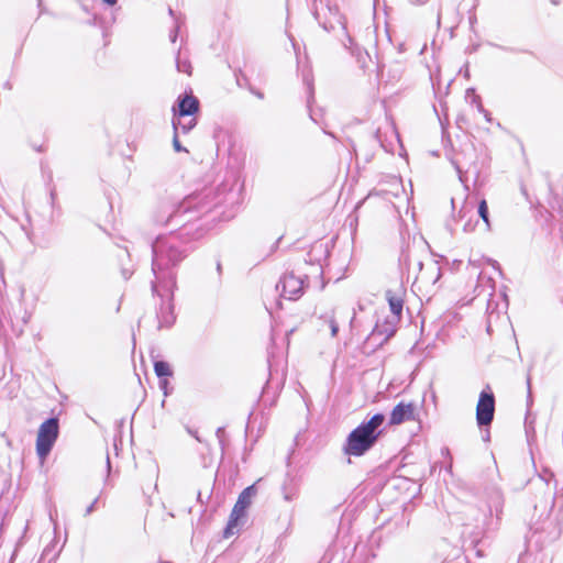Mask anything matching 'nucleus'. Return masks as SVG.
I'll list each match as a JSON object with an SVG mask.
<instances>
[{"mask_svg": "<svg viewBox=\"0 0 563 563\" xmlns=\"http://www.w3.org/2000/svg\"><path fill=\"white\" fill-rule=\"evenodd\" d=\"M386 417L382 412L374 413L369 419L362 421L358 427L371 434H374L378 440L384 433V423Z\"/></svg>", "mask_w": 563, "mask_h": 563, "instance_id": "14", "label": "nucleus"}, {"mask_svg": "<svg viewBox=\"0 0 563 563\" xmlns=\"http://www.w3.org/2000/svg\"><path fill=\"white\" fill-rule=\"evenodd\" d=\"M197 123L196 115L172 118L173 131L179 134H188L196 128Z\"/></svg>", "mask_w": 563, "mask_h": 563, "instance_id": "15", "label": "nucleus"}, {"mask_svg": "<svg viewBox=\"0 0 563 563\" xmlns=\"http://www.w3.org/2000/svg\"><path fill=\"white\" fill-rule=\"evenodd\" d=\"M399 264L402 268L409 271L411 265V252L410 250H402L399 256Z\"/></svg>", "mask_w": 563, "mask_h": 563, "instance_id": "22", "label": "nucleus"}, {"mask_svg": "<svg viewBox=\"0 0 563 563\" xmlns=\"http://www.w3.org/2000/svg\"><path fill=\"white\" fill-rule=\"evenodd\" d=\"M482 101L481 97L476 93L473 95L472 97V103H479Z\"/></svg>", "mask_w": 563, "mask_h": 563, "instance_id": "40", "label": "nucleus"}, {"mask_svg": "<svg viewBox=\"0 0 563 563\" xmlns=\"http://www.w3.org/2000/svg\"><path fill=\"white\" fill-rule=\"evenodd\" d=\"M216 435H217V438H218V440H219V443H220V445H221V448H222V450H223V449H224V445H225V443H224V435H225V430H224V428H223V427H219V428L217 429V431H216Z\"/></svg>", "mask_w": 563, "mask_h": 563, "instance_id": "27", "label": "nucleus"}, {"mask_svg": "<svg viewBox=\"0 0 563 563\" xmlns=\"http://www.w3.org/2000/svg\"><path fill=\"white\" fill-rule=\"evenodd\" d=\"M107 466H108V468H110V457H109V455H107Z\"/></svg>", "mask_w": 563, "mask_h": 563, "instance_id": "51", "label": "nucleus"}, {"mask_svg": "<svg viewBox=\"0 0 563 563\" xmlns=\"http://www.w3.org/2000/svg\"><path fill=\"white\" fill-rule=\"evenodd\" d=\"M98 503V498H96L85 510V516H89L90 514L93 512L95 508H96V505Z\"/></svg>", "mask_w": 563, "mask_h": 563, "instance_id": "30", "label": "nucleus"}, {"mask_svg": "<svg viewBox=\"0 0 563 563\" xmlns=\"http://www.w3.org/2000/svg\"><path fill=\"white\" fill-rule=\"evenodd\" d=\"M474 93H476L475 88L471 87V88L466 89V98H468L471 96L473 97Z\"/></svg>", "mask_w": 563, "mask_h": 563, "instance_id": "39", "label": "nucleus"}, {"mask_svg": "<svg viewBox=\"0 0 563 563\" xmlns=\"http://www.w3.org/2000/svg\"><path fill=\"white\" fill-rule=\"evenodd\" d=\"M276 289L282 290L283 297L289 300H296L303 292V279L296 276L292 272L286 273L280 277Z\"/></svg>", "mask_w": 563, "mask_h": 563, "instance_id": "8", "label": "nucleus"}, {"mask_svg": "<svg viewBox=\"0 0 563 563\" xmlns=\"http://www.w3.org/2000/svg\"><path fill=\"white\" fill-rule=\"evenodd\" d=\"M59 435V419L51 417L41 423L36 438V454L44 461L51 453Z\"/></svg>", "mask_w": 563, "mask_h": 563, "instance_id": "5", "label": "nucleus"}, {"mask_svg": "<svg viewBox=\"0 0 563 563\" xmlns=\"http://www.w3.org/2000/svg\"><path fill=\"white\" fill-rule=\"evenodd\" d=\"M377 442L378 439L374 434L357 426L347 434L342 451L347 456L361 457L368 453Z\"/></svg>", "mask_w": 563, "mask_h": 563, "instance_id": "3", "label": "nucleus"}, {"mask_svg": "<svg viewBox=\"0 0 563 563\" xmlns=\"http://www.w3.org/2000/svg\"><path fill=\"white\" fill-rule=\"evenodd\" d=\"M313 98V88L309 87V98H308V104L310 103V99Z\"/></svg>", "mask_w": 563, "mask_h": 563, "instance_id": "47", "label": "nucleus"}, {"mask_svg": "<svg viewBox=\"0 0 563 563\" xmlns=\"http://www.w3.org/2000/svg\"><path fill=\"white\" fill-rule=\"evenodd\" d=\"M217 273H218L219 277H221V275H222V264H221L220 260L217 261Z\"/></svg>", "mask_w": 563, "mask_h": 563, "instance_id": "38", "label": "nucleus"}, {"mask_svg": "<svg viewBox=\"0 0 563 563\" xmlns=\"http://www.w3.org/2000/svg\"><path fill=\"white\" fill-rule=\"evenodd\" d=\"M257 489L255 484L245 487L239 495L238 500L231 511L227 527L223 530V537L229 538L233 534V529L240 523L246 515L247 508L252 504L253 497L256 495Z\"/></svg>", "mask_w": 563, "mask_h": 563, "instance_id": "6", "label": "nucleus"}, {"mask_svg": "<svg viewBox=\"0 0 563 563\" xmlns=\"http://www.w3.org/2000/svg\"><path fill=\"white\" fill-rule=\"evenodd\" d=\"M152 294L153 296H157L161 299L159 307L156 309V318L158 321L157 329H169L174 325L176 321V314L174 312V291L163 289L157 285V283H151Z\"/></svg>", "mask_w": 563, "mask_h": 563, "instance_id": "4", "label": "nucleus"}, {"mask_svg": "<svg viewBox=\"0 0 563 563\" xmlns=\"http://www.w3.org/2000/svg\"><path fill=\"white\" fill-rule=\"evenodd\" d=\"M176 67H177L178 71L186 73V74L190 75L191 65L188 60H181L179 58V52L177 53V56H176Z\"/></svg>", "mask_w": 563, "mask_h": 563, "instance_id": "23", "label": "nucleus"}, {"mask_svg": "<svg viewBox=\"0 0 563 563\" xmlns=\"http://www.w3.org/2000/svg\"><path fill=\"white\" fill-rule=\"evenodd\" d=\"M154 372L158 379L169 378L174 374L169 363L163 360L154 361Z\"/></svg>", "mask_w": 563, "mask_h": 563, "instance_id": "18", "label": "nucleus"}, {"mask_svg": "<svg viewBox=\"0 0 563 563\" xmlns=\"http://www.w3.org/2000/svg\"><path fill=\"white\" fill-rule=\"evenodd\" d=\"M464 77L470 78V70H468L467 67H466L465 71H464Z\"/></svg>", "mask_w": 563, "mask_h": 563, "instance_id": "50", "label": "nucleus"}, {"mask_svg": "<svg viewBox=\"0 0 563 563\" xmlns=\"http://www.w3.org/2000/svg\"><path fill=\"white\" fill-rule=\"evenodd\" d=\"M496 399L489 385L479 393L476 405V423L481 430L489 428L495 416Z\"/></svg>", "mask_w": 563, "mask_h": 563, "instance_id": "7", "label": "nucleus"}, {"mask_svg": "<svg viewBox=\"0 0 563 563\" xmlns=\"http://www.w3.org/2000/svg\"><path fill=\"white\" fill-rule=\"evenodd\" d=\"M526 384H527V407H528L527 415H526V431L528 433L529 429L531 428V422L529 421V418H530V407H531V405L533 402L532 391H531V376H530L529 373L527 375Z\"/></svg>", "mask_w": 563, "mask_h": 563, "instance_id": "20", "label": "nucleus"}, {"mask_svg": "<svg viewBox=\"0 0 563 563\" xmlns=\"http://www.w3.org/2000/svg\"><path fill=\"white\" fill-rule=\"evenodd\" d=\"M329 325H330V330H331V336H333V338L336 336L339 333V324L334 318H331L329 320Z\"/></svg>", "mask_w": 563, "mask_h": 563, "instance_id": "29", "label": "nucleus"}, {"mask_svg": "<svg viewBox=\"0 0 563 563\" xmlns=\"http://www.w3.org/2000/svg\"><path fill=\"white\" fill-rule=\"evenodd\" d=\"M329 13L332 16V20L330 21H320V14L319 12H314L313 15L316 20L319 22V24L327 31L331 32L335 29V25H339L340 29L345 33L346 40L350 45L344 43V46L349 49H351L352 53H354L352 45H353V38L346 33L345 23L343 21V16L339 13V9L336 5L334 7H328Z\"/></svg>", "mask_w": 563, "mask_h": 563, "instance_id": "10", "label": "nucleus"}, {"mask_svg": "<svg viewBox=\"0 0 563 563\" xmlns=\"http://www.w3.org/2000/svg\"><path fill=\"white\" fill-rule=\"evenodd\" d=\"M56 545L57 543L54 541L47 544L41 554L38 563H55L60 553V549L57 550Z\"/></svg>", "mask_w": 563, "mask_h": 563, "instance_id": "17", "label": "nucleus"}, {"mask_svg": "<svg viewBox=\"0 0 563 563\" xmlns=\"http://www.w3.org/2000/svg\"><path fill=\"white\" fill-rule=\"evenodd\" d=\"M441 455L443 457H448L449 460H452V456H451V453H450V449L448 446H443L441 449Z\"/></svg>", "mask_w": 563, "mask_h": 563, "instance_id": "32", "label": "nucleus"}, {"mask_svg": "<svg viewBox=\"0 0 563 563\" xmlns=\"http://www.w3.org/2000/svg\"><path fill=\"white\" fill-rule=\"evenodd\" d=\"M417 265H418L419 271H421V269H422V267H423V263H422L421 261H418V262H417Z\"/></svg>", "mask_w": 563, "mask_h": 563, "instance_id": "48", "label": "nucleus"}, {"mask_svg": "<svg viewBox=\"0 0 563 563\" xmlns=\"http://www.w3.org/2000/svg\"><path fill=\"white\" fill-rule=\"evenodd\" d=\"M168 14L174 19V29L169 33V40L172 43H175L179 33L181 25L185 23L184 18L180 14H176V12L169 7Z\"/></svg>", "mask_w": 563, "mask_h": 563, "instance_id": "19", "label": "nucleus"}, {"mask_svg": "<svg viewBox=\"0 0 563 563\" xmlns=\"http://www.w3.org/2000/svg\"><path fill=\"white\" fill-rule=\"evenodd\" d=\"M452 467H453V462L452 460L449 461V463L444 466V470L452 475Z\"/></svg>", "mask_w": 563, "mask_h": 563, "instance_id": "37", "label": "nucleus"}, {"mask_svg": "<svg viewBox=\"0 0 563 563\" xmlns=\"http://www.w3.org/2000/svg\"><path fill=\"white\" fill-rule=\"evenodd\" d=\"M413 4H423L427 0H409Z\"/></svg>", "mask_w": 563, "mask_h": 563, "instance_id": "46", "label": "nucleus"}, {"mask_svg": "<svg viewBox=\"0 0 563 563\" xmlns=\"http://www.w3.org/2000/svg\"><path fill=\"white\" fill-rule=\"evenodd\" d=\"M483 440L485 442H488L490 440V432H489V428H484L483 430Z\"/></svg>", "mask_w": 563, "mask_h": 563, "instance_id": "33", "label": "nucleus"}, {"mask_svg": "<svg viewBox=\"0 0 563 563\" xmlns=\"http://www.w3.org/2000/svg\"><path fill=\"white\" fill-rule=\"evenodd\" d=\"M472 230H473V227L471 225V223H470V222H466V223L464 224V231H465V232H467V231H472Z\"/></svg>", "mask_w": 563, "mask_h": 563, "instance_id": "45", "label": "nucleus"}, {"mask_svg": "<svg viewBox=\"0 0 563 563\" xmlns=\"http://www.w3.org/2000/svg\"><path fill=\"white\" fill-rule=\"evenodd\" d=\"M250 91L256 96L258 99H264V93L261 90H257L253 87L250 88Z\"/></svg>", "mask_w": 563, "mask_h": 563, "instance_id": "34", "label": "nucleus"}, {"mask_svg": "<svg viewBox=\"0 0 563 563\" xmlns=\"http://www.w3.org/2000/svg\"><path fill=\"white\" fill-rule=\"evenodd\" d=\"M374 137L376 139L377 142L380 143V146L386 151V152H389V150L384 145V143L382 142L380 140V131L377 130L374 134Z\"/></svg>", "mask_w": 563, "mask_h": 563, "instance_id": "31", "label": "nucleus"}, {"mask_svg": "<svg viewBox=\"0 0 563 563\" xmlns=\"http://www.w3.org/2000/svg\"><path fill=\"white\" fill-rule=\"evenodd\" d=\"M102 2L108 4V5H110V7H112V5H114L118 2V0H102Z\"/></svg>", "mask_w": 563, "mask_h": 563, "instance_id": "43", "label": "nucleus"}, {"mask_svg": "<svg viewBox=\"0 0 563 563\" xmlns=\"http://www.w3.org/2000/svg\"><path fill=\"white\" fill-rule=\"evenodd\" d=\"M199 111L200 101L191 91L179 95L172 108L173 118L191 117L196 115Z\"/></svg>", "mask_w": 563, "mask_h": 563, "instance_id": "9", "label": "nucleus"}, {"mask_svg": "<svg viewBox=\"0 0 563 563\" xmlns=\"http://www.w3.org/2000/svg\"><path fill=\"white\" fill-rule=\"evenodd\" d=\"M41 4H42V0H38V7H41Z\"/></svg>", "mask_w": 563, "mask_h": 563, "instance_id": "54", "label": "nucleus"}, {"mask_svg": "<svg viewBox=\"0 0 563 563\" xmlns=\"http://www.w3.org/2000/svg\"><path fill=\"white\" fill-rule=\"evenodd\" d=\"M405 288L399 286L397 290L387 289L385 291V298L389 305V309L394 316L400 318L404 309V296Z\"/></svg>", "mask_w": 563, "mask_h": 563, "instance_id": "13", "label": "nucleus"}, {"mask_svg": "<svg viewBox=\"0 0 563 563\" xmlns=\"http://www.w3.org/2000/svg\"><path fill=\"white\" fill-rule=\"evenodd\" d=\"M159 388L163 390L165 396L169 395V382L168 378L159 379L158 382Z\"/></svg>", "mask_w": 563, "mask_h": 563, "instance_id": "28", "label": "nucleus"}, {"mask_svg": "<svg viewBox=\"0 0 563 563\" xmlns=\"http://www.w3.org/2000/svg\"><path fill=\"white\" fill-rule=\"evenodd\" d=\"M198 500L201 501V493L198 492Z\"/></svg>", "mask_w": 563, "mask_h": 563, "instance_id": "53", "label": "nucleus"}, {"mask_svg": "<svg viewBox=\"0 0 563 563\" xmlns=\"http://www.w3.org/2000/svg\"><path fill=\"white\" fill-rule=\"evenodd\" d=\"M152 272L155 283L163 289L177 288L178 265L188 256L187 246L177 235H158L152 243Z\"/></svg>", "mask_w": 563, "mask_h": 563, "instance_id": "2", "label": "nucleus"}, {"mask_svg": "<svg viewBox=\"0 0 563 563\" xmlns=\"http://www.w3.org/2000/svg\"><path fill=\"white\" fill-rule=\"evenodd\" d=\"M483 115L487 122L490 123L493 121L492 113L488 110H485Z\"/></svg>", "mask_w": 563, "mask_h": 563, "instance_id": "36", "label": "nucleus"}, {"mask_svg": "<svg viewBox=\"0 0 563 563\" xmlns=\"http://www.w3.org/2000/svg\"><path fill=\"white\" fill-rule=\"evenodd\" d=\"M283 239V236H279L271 246V253H274L276 252V250L278 249L279 246V242L280 240Z\"/></svg>", "mask_w": 563, "mask_h": 563, "instance_id": "35", "label": "nucleus"}, {"mask_svg": "<svg viewBox=\"0 0 563 563\" xmlns=\"http://www.w3.org/2000/svg\"><path fill=\"white\" fill-rule=\"evenodd\" d=\"M477 214L484 221L486 229L490 230L489 210H488L487 201L485 199H482L478 202Z\"/></svg>", "mask_w": 563, "mask_h": 563, "instance_id": "21", "label": "nucleus"}, {"mask_svg": "<svg viewBox=\"0 0 563 563\" xmlns=\"http://www.w3.org/2000/svg\"><path fill=\"white\" fill-rule=\"evenodd\" d=\"M395 333V330L384 325L380 328L379 325H375L374 330L368 336V340L376 341L379 336H383L382 340L378 342V345H383L385 342H387Z\"/></svg>", "mask_w": 563, "mask_h": 563, "instance_id": "16", "label": "nucleus"}, {"mask_svg": "<svg viewBox=\"0 0 563 563\" xmlns=\"http://www.w3.org/2000/svg\"><path fill=\"white\" fill-rule=\"evenodd\" d=\"M504 500L499 492H495L488 504L489 519L484 521L487 530H493L498 526L500 515L503 514Z\"/></svg>", "mask_w": 563, "mask_h": 563, "instance_id": "12", "label": "nucleus"}, {"mask_svg": "<svg viewBox=\"0 0 563 563\" xmlns=\"http://www.w3.org/2000/svg\"><path fill=\"white\" fill-rule=\"evenodd\" d=\"M476 108L478 110V112H481L482 114L484 113V111L486 110L482 103V101L479 103H476Z\"/></svg>", "mask_w": 563, "mask_h": 563, "instance_id": "42", "label": "nucleus"}, {"mask_svg": "<svg viewBox=\"0 0 563 563\" xmlns=\"http://www.w3.org/2000/svg\"><path fill=\"white\" fill-rule=\"evenodd\" d=\"M434 264L438 265V262H435ZM435 268L438 271V274H437V277H435L433 283H437L440 279L441 275H442L441 274V268L439 266H437Z\"/></svg>", "mask_w": 563, "mask_h": 563, "instance_id": "41", "label": "nucleus"}, {"mask_svg": "<svg viewBox=\"0 0 563 563\" xmlns=\"http://www.w3.org/2000/svg\"><path fill=\"white\" fill-rule=\"evenodd\" d=\"M173 148L177 153H180V152L188 153V150L181 145V143L179 141V133H177V132H174V135H173Z\"/></svg>", "mask_w": 563, "mask_h": 563, "instance_id": "24", "label": "nucleus"}, {"mask_svg": "<svg viewBox=\"0 0 563 563\" xmlns=\"http://www.w3.org/2000/svg\"><path fill=\"white\" fill-rule=\"evenodd\" d=\"M416 405L413 402L399 401L389 416L390 426H398L407 421L416 420Z\"/></svg>", "mask_w": 563, "mask_h": 563, "instance_id": "11", "label": "nucleus"}, {"mask_svg": "<svg viewBox=\"0 0 563 563\" xmlns=\"http://www.w3.org/2000/svg\"><path fill=\"white\" fill-rule=\"evenodd\" d=\"M122 273H123L125 279H129L132 275V272L129 269H126V271L124 269Z\"/></svg>", "mask_w": 563, "mask_h": 563, "instance_id": "44", "label": "nucleus"}, {"mask_svg": "<svg viewBox=\"0 0 563 563\" xmlns=\"http://www.w3.org/2000/svg\"><path fill=\"white\" fill-rule=\"evenodd\" d=\"M284 499L286 501H291L297 497V489L288 488L286 485L283 486Z\"/></svg>", "mask_w": 563, "mask_h": 563, "instance_id": "26", "label": "nucleus"}, {"mask_svg": "<svg viewBox=\"0 0 563 563\" xmlns=\"http://www.w3.org/2000/svg\"><path fill=\"white\" fill-rule=\"evenodd\" d=\"M294 331H295V329H294V328H292V329H290V330H288V331L286 332V336H287V338H289V335H290V334H292V333H294Z\"/></svg>", "mask_w": 563, "mask_h": 563, "instance_id": "49", "label": "nucleus"}, {"mask_svg": "<svg viewBox=\"0 0 563 563\" xmlns=\"http://www.w3.org/2000/svg\"><path fill=\"white\" fill-rule=\"evenodd\" d=\"M230 189L225 184L192 192L178 203H164L156 221L166 227L184 225L219 207Z\"/></svg>", "mask_w": 563, "mask_h": 563, "instance_id": "1", "label": "nucleus"}, {"mask_svg": "<svg viewBox=\"0 0 563 563\" xmlns=\"http://www.w3.org/2000/svg\"><path fill=\"white\" fill-rule=\"evenodd\" d=\"M489 45L495 48H498L500 51L508 52V53H529L528 51H525V49H519V48L510 47V46H504V45L496 44V43H489Z\"/></svg>", "mask_w": 563, "mask_h": 563, "instance_id": "25", "label": "nucleus"}, {"mask_svg": "<svg viewBox=\"0 0 563 563\" xmlns=\"http://www.w3.org/2000/svg\"><path fill=\"white\" fill-rule=\"evenodd\" d=\"M438 466H439V463H434V465L432 466V471H434Z\"/></svg>", "mask_w": 563, "mask_h": 563, "instance_id": "52", "label": "nucleus"}]
</instances>
